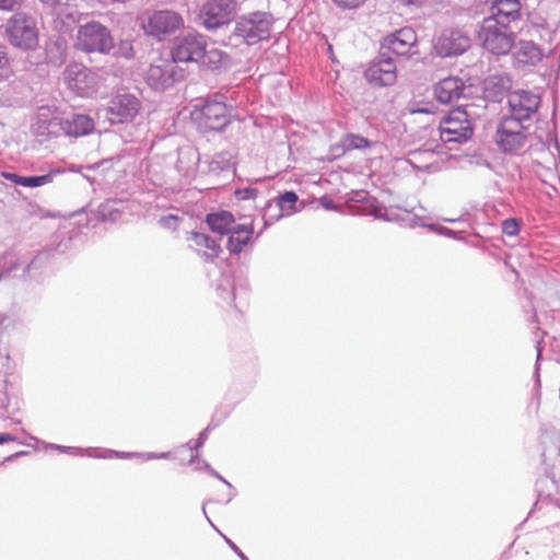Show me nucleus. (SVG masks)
Returning <instances> with one entry per match:
<instances>
[{
	"label": "nucleus",
	"instance_id": "1a4fd4ad",
	"mask_svg": "<svg viewBox=\"0 0 560 560\" xmlns=\"http://www.w3.org/2000/svg\"><path fill=\"white\" fill-rule=\"evenodd\" d=\"M540 102V96L536 93L525 90L514 91L508 98L509 114L502 117L526 125L533 120Z\"/></svg>",
	"mask_w": 560,
	"mask_h": 560
},
{
	"label": "nucleus",
	"instance_id": "e2e57ef3",
	"mask_svg": "<svg viewBox=\"0 0 560 560\" xmlns=\"http://www.w3.org/2000/svg\"><path fill=\"white\" fill-rule=\"evenodd\" d=\"M8 396L5 392L0 389V408H7Z\"/></svg>",
	"mask_w": 560,
	"mask_h": 560
},
{
	"label": "nucleus",
	"instance_id": "864d4df0",
	"mask_svg": "<svg viewBox=\"0 0 560 560\" xmlns=\"http://www.w3.org/2000/svg\"><path fill=\"white\" fill-rule=\"evenodd\" d=\"M347 152H349V150L346 149V147L343 145V136L341 137L339 142H337L330 147V153L334 159H338V158L345 155Z\"/></svg>",
	"mask_w": 560,
	"mask_h": 560
},
{
	"label": "nucleus",
	"instance_id": "20e7f679",
	"mask_svg": "<svg viewBox=\"0 0 560 560\" xmlns=\"http://www.w3.org/2000/svg\"><path fill=\"white\" fill-rule=\"evenodd\" d=\"M74 47L86 54L108 55L115 45L110 31L102 23L91 21L78 28Z\"/></svg>",
	"mask_w": 560,
	"mask_h": 560
},
{
	"label": "nucleus",
	"instance_id": "7c9ffc66",
	"mask_svg": "<svg viewBox=\"0 0 560 560\" xmlns=\"http://www.w3.org/2000/svg\"><path fill=\"white\" fill-rule=\"evenodd\" d=\"M65 170L61 167L51 168L47 174L34 175V176H22L20 186L36 188L54 182L55 177L63 174Z\"/></svg>",
	"mask_w": 560,
	"mask_h": 560
},
{
	"label": "nucleus",
	"instance_id": "423d86ee",
	"mask_svg": "<svg viewBox=\"0 0 560 560\" xmlns=\"http://www.w3.org/2000/svg\"><path fill=\"white\" fill-rule=\"evenodd\" d=\"M528 139L527 125L501 117L494 135V141L500 151L511 155L518 154L527 144Z\"/></svg>",
	"mask_w": 560,
	"mask_h": 560
},
{
	"label": "nucleus",
	"instance_id": "c03bdc74",
	"mask_svg": "<svg viewBox=\"0 0 560 560\" xmlns=\"http://www.w3.org/2000/svg\"><path fill=\"white\" fill-rule=\"evenodd\" d=\"M218 424H219V421L214 422V418H212L211 422L199 433V436H198V439H197V441L195 443V448L196 450H198V448L203 446V444L206 443V441H207V439L209 436V433Z\"/></svg>",
	"mask_w": 560,
	"mask_h": 560
},
{
	"label": "nucleus",
	"instance_id": "9d476101",
	"mask_svg": "<svg viewBox=\"0 0 560 560\" xmlns=\"http://www.w3.org/2000/svg\"><path fill=\"white\" fill-rule=\"evenodd\" d=\"M63 81L68 89L81 97H91L97 91L98 78L82 63H70L63 72Z\"/></svg>",
	"mask_w": 560,
	"mask_h": 560
},
{
	"label": "nucleus",
	"instance_id": "cd10ccee",
	"mask_svg": "<svg viewBox=\"0 0 560 560\" xmlns=\"http://www.w3.org/2000/svg\"><path fill=\"white\" fill-rule=\"evenodd\" d=\"M514 58L517 63L535 65L541 59V54L533 42L521 40L515 46Z\"/></svg>",
	"mask_w": 560,
	"mask_h": 560
},
{
	"label": "nucleus",
	"instance_id": "4c0bfd02",
	"mask_svg": "<svg viewBox=\"0 0 560 560\" xmlns=\"http://www.w3.org/2000/svg\"><path fill=\"white\" fill-rule=\"evenodd\" d=\"M372 213H373L374 218H376V219L384 220V221H390V222L401 223V218H405V211L402 213H399L396 209H393V208H389V209L374 208Z\"/></svg>",
	"mask_w": 560,
	"mask_h": 560
},
{
	"label": "nucleus",
	"instance_id": "aec40b11",
	"mask_svg": "<svg viewBox=\"0 0 560 560\" xmlns=\"http://www.w3.org/2000/svg\"><path fill=\"white\" fill-rule=\"evenodd\" d=\"M416 44V33L409 27H404L387 35L382 44L381 50L387 54L393 52L397 56H407L412 52V48Z\"/></svg>",
	"mask_w": 560,
	"mask_h": 560
},
{
	"label": "nucleus",
	"instance_id": "a878e982",
	"mask_svg": "<svg viewBox=\"0 0 560 560\" xmlns=\"http://www.w3.org/2000/svg\"><path fill=\"white\" fill-rule=\"evenodd\" d=\"M44 62L54 68H60L68 57V42L63 36L49 37L44 47Z\"/></svg>",
	"mask_w": 560,
	"mask_h": 560
},
{
	"label": "nucleus",
	"instance_id": "49530a36",
	"mask_svg": "<svg viewBox=\"0 0 560 560\" xmlns=\"http://www.w3.org/2000/svg\"><path fill=\"white\" fill-rule=\"evenodd\" d=\"M178 217L175 214H167L160 218L159 223L162 228L167 230H176L178 228Z\"/></svg>",
	"mask_w": 560,
	"mask_h": 560
},
{
	"label": "nucleus",
	"instance_id": "5fc2aeb1",
	"mask_svg": "<svg viewBox=\"0 0 560 560\" xmlns=\"http://www.w3.org/2000/svg\"><path fill=\"white\" fill-rule=\"evenodd\" d=\"M23 0H0V10L13 11L21 5Z\"/></svg>",
	"mask_w": 560,
	"mask_h": 560
},
{
	"label": "nucleus",
	"instance_id": "6ab92c4d",
	"mask_svg": "<svg viewBox=\"0 0 560 560\" xmlns=\"http://www.w3.org/2000/svg\"><path fill=\"white\" fill-rule=\"evenodd\" d=\"M33 132L38 137H59L62 135V118L56 116L50 106H40L32 124Z\"/></svg>",
	"mask_w": 560,
	"mask_h": 560
},
{
	"label": "nucleus",
	"instance_id": "7ed1b4c3",
	"mask_svg": "<svg viewBox=\"0 0 560 560\" xmlns=\"http://www.w3.org/2000/svg\"><path fill=\"white\" fill-rule=\"evenodd\" d=\"M273 22L272 14L266 11H254L242 14L235 20L234 30L230 39L248 46L268 40Z\"/></svg>",
	"mask_w": 560,
	"mask_h": 560
},
{
	"label": "nucleus",
	"instance_id": "6e6d98bb",
	"mask_svg": "<svg viewBox=\"0 0 560 560\" xmlns=\"http://www.w3.org/2000/svg\"><path fill=\"white\" fill-rule=\"evenodd\" d=\"M206 469L209 471V474L211 476L215 477L217 479L222 481L226 487H229L231 490H233V486L225 478H223L219 472H217L210 465L206 464Z\"/></svg>",
	"mask_w": 560,
	"mask_h": 560
},
{
	"label": "nucleus",
	"instance_id": "f257e3e1",
	"mask_svg": "<svg viewBox=\"0 0 560 560\" xmlns=\"http://www.w3.org/2000/svg\"><path fill=\"white\" fill-rule=\"evenodd\" d=\"M231 112L226 96L215 93L195 105L191 118L201 131H222L231 121Z\"/></svg>",
	"mask_w": 560,
	"mask_h": 560
},
{
	"label": "nucleus",
	"instance_id": "0eeeda50",
	"mask_svg": "<svg viewBox=\"0 0 560 560\" xmlns=\"http://www.w3.org/2000/svg\"><path fill=\"white\" fill-rule=\"evenodd\" d=\"M7 34L13 46L24 50L34 49L38 44L36 22L24 12H16L11 16Z\"/></svg>",
	"mask_w": 560,
	"mask_h": 560
},
{
	"label": "nucleus",
	"instance_id": "2eb2a0df",
	"mask_svg": "<svg viewBox=\"0 0 560 560\" xmlns=\"http://www.w3.org/2000/svg\"><path fill=\"white\" fill-rule=\"evenodd\" d=\"M184 78V70L173 60L159 59L147 72L148 84L156 91H164Z\"/></svg>",
	"mask_w": 560,
	"mask_h": 560
},
{
	"label": "nucleus",
	"instance_id": "de8ad7c7",
	"mask_svg": "<svg viewBox=\"0 0 560 560\" xmlns=\"http://www.w3.org/2000/svg\"><path fill=\"white\" fill-rule=\"evenodd\" d=\"M258 190L254 187H245L235 190L238 200H252L257 197Z\"/></svg>",
	"mask_w": 560,
	"mask_h": 560
},
{
	"label": "nucleus",
	"instance_id": "5701e85b",
	"mask_svg": "<svg viewBox=\"0 0 560 560\" xmlns=\"http://www.w3.org/2000/svg\"><path fill=\"white\" fill-rule=\"evenodd\" d=\"M226 235H229L226 242V248L229 253L231 255H238L244 252L247 246L255 243L256 238L259 236V233L254 236L253 223H236Z\"/></svg>",
	"mask_w": 560,
	"mask_h": 560
},
{
	"label": "nucleus",
	"instance_id": "6e6552de",
	"mask_svg": "<svg viewBox=\"0 0 560 560\" xmlns=\"http://www.w3.org/2000/svg\"><path fill=\"white\" fill-rule=\"evenodd\" d=\"M206 47H208L207 36L197 32H188L175 39L171 49L172 60L175 65L177 62H200Z\"/></svg>",
	"mask_w": 560,
	"mask_h": 560
},
{
	"label": "nucleus",
	"instance_id": "c756f323",
	"mask_svg": "<svg viewBox=\"0 0 560 560\" xmlns=\"http://www.w3.org/2000/svg\"><path fill=\"white\" fill-rule=\"evenodd\" d=\"M202 65L211 70L225 69L231 63L230 56L217 48L205 49V56H202L201 60Z\"/></svg>",
	"mask_w": 560,
	"mask_h": 560
},
{
	"label": "nucleus",
	"instance_id": "69168bd1",
	"mask_svg": "<svg viewBox=\"0 0 560 560\" xmlns=\"http://www.w3.org/2000/svg\"><path fill=\"white\" fill-rule=\"evenodd\" d=\"M24 454H26V452H18V453H15V454H13V455L8 456V457L4 459V462L12 460L13 458H16V457H19V456H22V455H24Z\"/></svg>",
	"mask_w": 560,
	"mask_h": 560
},
{
	"label": "nucleus",
	"instance_id": "4d7b16f0",
	"mask_svg": "<svg viewBox=\"0 0 560 560\" xmlns=\"http://www.w3.org/2000/svg\"><path fill=\"white\" fill-rule=\"evenodd\" d=\"M537 358H536V363H535V376H536V383L537 385L539 386L540 385V381H539V370H540V366H539V361L541 359V348L539 347V343L537 345Z\"/></svg>",
	"mask_w": 560,
	"mask_h": 560
},
{
	"label": "nucleus",
	"instance_id": "4468645a",
	"mask_svg": "<svg viewBox=\"0 0 560 560\" xmlns=\"http://www.w3.org/2000/svg\"><path fill=\"white\" fill-rule=\"evenodd\" d=\"M183 26L184 19L179 13L171 10H160L149 16L144 31L158 40H165Z\"/></svg>",
	"mask_w": 560,
	"mask_h": 560
},
{
	"label": "nucleus",
	"instance_id": "338daca9",
	"mask_svg": "<svg viewBox=\"0 0 560 560\" xmlns=\"http://www.w3.org/2000/svg\"><path fill=\"white\" fill-rule=\"evenodd\" d=\"M402 2L407 3V4H415V5H418L420 4L423 0H401Z\"/></svg>",
	"mask_w": 560,
	"mask_h": 560
},
{
	"label": "nucleus",
	"instance_id": "a19ab883",
	"mask_svg": "<svg viewBox=\"0 0 560 560\" xmlns=\"http://www.w3.org/2000/svg\"><path fill=\"white\" fill-rule=\"evenodd\" d=\"M401 224L405 225V226H408V228H417V226H421V228H427L428 229V225L430 223H425L424 222V219L420 215H417V214H412L411 212L409 211H405V218H401Z\"/></svg>",
	"mask_w": 560,
	"mask_h": 560
},
{
	"label": "nucleus",
	"instance_id": "9b49d317",
	"mask_svg": "<svg viewBox=\"0 0 560 560\" xmlns=\"http://www.w3.org/2000/svg\"><path fill=\"white\" fill-rule=\"evenodd\" d=\"M236 10L234 0H209L200 8L198 22L208 31L228 24Z\"/></svg>",
	"mask_w": 560,
	"mask_h": 560
},
{
	"label": "nucleus",
	"instance_id": "39448f33",
	"mask_svg": "<svg viewBox=\"0 0 560 560\" xmlns=\"http://www.w3.org/2000/svg\"><path fill=\"white\" fill-rule=\"evenodd\" d=\"M440 139L444 143H463L474 135L469 114L464 107L450 110L440 121Z\"/></svg>",
	"mask_w": 560,
	"mask_h": 560
},
{
	"label": "nucleus",
	"instance_id": "37998d69",
	"mask_svg": "<svg viewBox=\"0 0 560 560\" xmlns=\"http://www.w3.org/2000/svg\"><path fill=\"white\" fill-rule=\"evenodd\" d=\"M115 56L122 57L125 59L133 58V47L129 40H121L114 51Z\"/></svg>",
	"mask_w": 560,
	"mask_h": 560
},
{
	"label": "nucleus",
	"instance_id": "ddd939ff",
	"mask_svg": "<svg viewBox=\"0 0 560 560\" xmlns=\"http://www.w3.org/2000/svg\"><path fill=\"white\" fill-rule=\"evenodd\" d=\"M469 47V36L459 28H445L433 40L434 52L441 58L460 56Z\"/></svg>",
	"mask_w": 560,
	"mask_h": 560
},
{
	"label": "nucleus",
	"instance_id": "72a5a7b5",
	"mask_svg": "<svg viewBox=\"0 0 560 560\" xmlns=\"http://www.w3.org/2000/svg\"><path fill=\"white\" fill-rule=\"evenodd\" d=\"M217 293L219 298L226 302L232 303L235 300V287L233 279L228 275H222L217 282Z\"/></svg>",
	"mask_w": 560,
	"mask_h": 560
},
{
	"label": "nucleus",
	"instance_id": "3c124183",
	"mask_svg": "<svg viewBox=\"0 0 560 560\" xmlns=\"http://www.w3.org/2000/svg\"><path fill=\"white\" fill-rule=\"evenodd\" d=\"M334 3L341 9H357L361 7L366 0H332Z\"/></svg>",
	"mask_w": 560,
	"mask_h": 560
},
{
	"label": "nucleus",
	"instance_id": "2f4dec72",
	"mask_svg": "<svg viewBox=\"0 0 560 560\" xmlns=\"http://www.w3.org/2000/svg\"><path fill=\"white\" fill-rule=\"evenodd\" d=\"M209 172L219 174L233 167L232 154L228 151L215 153L208 163Z\"/></svg>",
	"mask_w": 560,
	"mask_h": 560
},
{
	"label": "nucleus",
	"instance_id": "412c9836",
	"mask_svg": "<svg viewBox=\"0 0 560 560\" xmlns=\"http://www.w3.org/2000/svg\"><path fill=\"white\" fill-rule=\"evenodd\" d=\"M511 89L512 80L504 73L489 75L482 83L483 97L492 103H501L504 97L509 98Z\"/></svg>",
	"mask_w": 560,
	"mask_h": 560
},
{
	"label": "nucleus",
	"instance_id": "a18cd8bd",
	"mask_svg": "<svg viewBox=\"0 0 560 560\" xmlns=\"http://www.w3.org/2000/svg\"><path fill=\"white\" fill-rule=\"evenodd\" d=\"M4 180H8L12 186H20L22 175L12 172H0V185L7 186Z\"/></svg>",
	"mask_w": 560,
	"mask_h": 560
},
{
	"label": "nucleus",
	"instance_id": "bf43d9fd",
	"mask_svg": "<svg viewBox=\"0 0 560 560\" xmlns=\"http://www.w3.org/2000/svg\"><path fill=\"white\" fill-rule=\"evenodd\" d=\"M42 3L49 5L51 8H57L58 5H63L69 2V0H39Z\"/></svg>",
	"mask_w": 560,
	"mask_h": 560
},
{
	"label": "nucleus",
	"instance_id": "774afa93",
	"mask_svg": "<svg viewBox=\"0 0 560 560\" xmlns=\"http://www.w3.org/2000/svg\"><path fill=\"white\" fill-rule=\"evenodd\" d=\"M5 211V203L0 199V215H2Z\"/></svg>",
	"mask_w": 560,
	"mask_h": 560
},
{
	"label": "nucleus",
	"instance_id": "b1692460",
	"mask_svg": "<svg viewBox=\"0 0 560 560\" xmlns=\"http://www.w3.org/2000/svg\"><path fill=\"white\" fill-rule=\"evenodd\" d=\"M95 124L86 114L70 113L62 117V135L69 137H83L94 130Z\"/></svg>",
	"mask_w": 560,
	"mask_h": 560
},
{
	"label": "nucleus",
	"instance_id": "f3484780",
	"mask_svg": "<svg viewBox=\"0 0 560 560\" xmlns=\"http://www.w3.org/2000/svg\"><path fill=\"white\" fill-rule=\"evenodd\" d=\"M366 80L377 86H389L396 82V63L386 51L381 50L380 57L371 62L365 71Z\"/></svg>",
	"mask_w": 560,
	"mask_h": 560
},
{
	"label": "nucleus",
	"instance_id": "c85d7f7f",
	"mask_svg": "<svg viewBox=\"0 0 560 560\" xmlns=\"http://www.w3.org/2000/svg\"><path fill=\"white\" fill-rule=\"evenodd\" d=\"M124 201L110 199L102 202L97 208V217L101 221L116 223L121 220Z\"/></svg>",
	"mask_w": 560,
	"mask_h": 560
},
{
	"label": "nucleus",
	"instance_id": "ea45409f",
	"mask_svg": "<svg viewBox=\"0 0 560 560\" xmlns=\"http://www.w3.org/2000/svg\"><path fill=\"white\" fill-rule=\"evenodd\" d=\"M203 514L209 522V524L222 536L226 545L233 550V552L241 559V560H249L247 556L224 534H222L215 525L211 522V520L208 517L205 505L202 506Z\"/></svg>",
	"mask_w": 560,
	"mask_h": 560
},
{
	"label": "nucleus",
	"instance_id": "f704fd0d",
	"mask_svg": "<svg viewBox=\"0 0 560 560\" xmlns=\"http://www.w3.org/2000/svg\"><path fill=\"white\" fill-rule=\"evenodd\" d=\"M374 144L375 142L358 133L348 132L343 135V145L349 151H365L374 147Z\"/></svg>",
	"mask_w": 560,
	"mask_h": 560
},
{
	"label": "nucleus",
	"instance_id": "bb28decb",
	"mask_svg": "<svg viewBox=\"0 0 560 560\" xmlns=\"http://www.w3.org/2000/svg\"><path fill=\"white\" fill-rule=\"evenodd\" d=\"M208 228L220 236L226 235L236 224L234 215L226 210L210 212L206 215Z\"/></svg>",
	"mask_w": 560,
	"mask_h": 560
},
{
	"label": "nucleus",
	"instance_id": "13d9d810",
	"mask_svg": "<svg viewBox=\"0 0 560 560\" xmlns=\"http://www.w3.org/2000/svg\"><path fill=\"white\" fill-rule=\"evenodd\" d=\"M50 447L56 448L63 453L77 454L79 452V448L72 447V446H61V445L51 444Z\"/></svg>",
	"mask_w": 560,
	"mask_h": 560
},
{
	"label": "nucleus",
	"instance_id": "09e8293b",
	"mask_svg": "<svg viewBox=\"0 0 560 560\" xmlns=\"http://www.w3.org/2000/svg\"><path fill=\"white\" fill-rule=\"evenodd\" d=\"M438 110L436 106L433 104V103H422V104H418L417 106L410 108V112L412 114H427V115H431V114H435Z\"/></svg>",
	"mask_w": 560,
	"mask_h": 560
},
{
	"label": "nucleus",
	"instance_id": "603ef678",
	"mask_svg": "<svg viewBox=\"0 0 560 560\" xmlns=\"http://www.w3.org/2000/svg\"><path fill=\"white\" fill-rule=\"evenodd\" d=\"M547 483H550L552 487H555L553 480L549 479L548 477L539 478L536 481V490L538 492V497L539 498L550 497V494H551L550 491H548L547 493H545V491H544V486L547 485Z\"/></svg>",
	"mask_w": 560,
	"mask_h": 560
},
{
	"label": "nucleus",
	"instance_id": "393cba45",
	"mask_svg": "<svg viewBox=\"0 0 560 560\" xmlns=\"http://www.w3.org/2000/svg\"><path fill=\"white\" fill-rule=\"evenodd\" d=\"M487 16H493L516 26L521 20V2L520 0H492Z\"/></svg>",
	"mask_w": 560,
	"mask_h": 560
},
{
	"label": "nucleus",
	"instance_id": "4be33fe9",
	"mask_svg": "<svg viewBox=\"0 0 560 560\" xmlns=\"http://www.w3.org/2000/svg\"><path fill=\"white\" fill-rule=\"evenodd\" d=\"M187 241L189 242V247L192 248L206 261H213L222 252L218 240L203 232H190Z\"/></svg>",
	"mask_w": 560,
	"mask_h": 560
},
{
	"label": "nucleus",
	"instance_id": "79ce46f5",
	"mask_svg": "<svg viewBox=\"0 0 560 560\" xmlns=\"http://www.w3.org/2000/svg\"><path fill=\"white\" fill-rule=\"evenodd\" d=\"M11 73L12 69L5 51V47L0 46V80L9 78Z\"/></svg>",
	"mask_w": 560,
	"mask_h": 560
},
{
	"label": "nucleus",
	"instance_id": "680f3d73",
	"mask_svg": "<svg viewBox=\"0 0 560 560\" xmlns=\"http://www.w3.org/2000/svg\"><path fill=\"white\" fill-rule=\"evenodd\" d=\"M137 457L149 460V459H156L158 456H156V453H154V452H148V453H139V455Z\"/></svg>",
	"mask_w": 560,
	"mask_h": 560
},
{
	"label": "nucleus",
	"instance_id": "0e129e2a",
	"mask_svg": "<svg viewBox=\"0 0 560 560\" xmlns=\"http://www.w3.org/2000/svg\"><path fill=\"white\" fill-rule=\"evenodd\" d=\"M156 459H168L171 458V453L170 452H162V453H156Z\"/></svg>",
	"mask_w": 560,
	"mask_h": 560
},
{
	"label": "nucleus",
	"instance_id": "f03ea898",
	"mask_svg": "<svg viewBox=\"0 0 560 560\" xmlns=\"http://www.w3.org/2000/svg\"><path fill=\"white\" fill-rule=\"evenodd\" d=\"M515 27L493 16H485L479 24L478 39L488 52L505 56L515 46Z\"/></svg>",
	"mask_w": 560,
	"mask_h": 560
},
{
	"label": "nucleus",
	"instance_id": "052dcab7",
	"mask_svg": "<svg viewBox=\"0 0 560 560\" xmlns=\"http://www.w3.org/2000/svg\"><path fill=\"white\" fill-rule=\"evenodd\" d=\"M15 441V436L10 433H0V444Z\"/></svg>",
	"mask_w": 560,
	"mask_h": 560
},
{
	"label": "nucleus",
	"instance_id": "c9c22d12",
	"mask_svg": "<svg viewBox=\"0 0 560 560\" xmlns=\"http://www.w3.org/2000/svg\"><path fill=\"white\" fill-rule=\"evenodd\" d=\"M298 200V195L292 190H288L279 195V197L276 199V206L281 212H287L289 214L292 210L295 209Z\"/></svg>",
	"mask_w": 560,
	"mask_h": 560
},
{
	"label": "nucleus",
	"instance_id": "dca6fc26",
	"mask_svg": "<svg viewBox=\"0 0 560 560\" xmlns=\"http://www.w3.org/2000/svg\"><path fill=\"white\" fill-rule=\"evenodd\" d=\"M51 253V250H42L27 262V258L18 256L13 250L7 252L0 257V278L10 275L21 267H23L24 273L33 277L37 270L49 261Z\"/></svg>",
	"mask_w": 560,
	"mask_h": 560
},
{
	"label": "nucleus",
	"instance_id": "a211bd4d",
	"mask_svg": "<svg viewBox=\"0 0 560 560\" xmlns=\"http://www.w3.org/2000/svg\"><path fill=\"white\" fill-rule=\"evenodd\" d=\"M467 89L468 86L462 78L450 75L433 85V96L441 105H452L465 96Z\"/></svg>",
	"mask_w": 560,
	"mask_h": 560
},
{
	"label": "nucleus",
	"instance_id": "58836bf2",
	"mask_svg": "<svg viewBox=\"0 0 560 560\" xmlns=\"http://www.w3.org/2000/svg\"><path fill=\"white\" fill-rule=\"evenodd\" d=\"M522 221L515 218H509L502 221L501 230L506 236H516L521 231Z\"/></svg>",
	"mask_w": 560,
	"mask_h": 560
},
{
	"label": "nucleus",
	"instance_id": "e433bc0d",
	"mask_svg": "<svg viewBox=\"0 0 560 560\" xmlns=\"http://www.w3.org/2000/svg\"><path fill=\"white\" fill-rule=\"evenodd\" d=\"M86 452H88L89 456L97 457V458H114V457L133 458L139 455V453L117 452V451H113V450H92V448H90Z\"/></svg>",
	"mask_w": 560,
	"mask_h": 560
},
{
	"label": "nucleus",
	"instance_id": "f8f14e48",
	"mask_svg": "<svg viewBox=\"0 0 560 560\" xmlns=\"http://www.w3.org/2000/svg\"><path fill=\"white\" fill-rule=\"evenodd\" d=\"M142 107L141 101L131 93H119L110 98L106 117L112 125L133 121Z\"/></svg>",
	"mask_w": 560,
	"mask_h": 560
},
{
	"label": "nucleus",
	"instance_id": "473e14b6",
	"mask_svg": "<svg viewBox=\"0 0 560 560\" xmlns=\"http://www.w3.org/2000/svg\"><path fill=\"white\" fill-rule=\"evenodd\" d=\"M55 10L57 20L67 28L78 23L81 16L80 12L74 7L68 5V3L58 5Z\"/></svg>",
	"mask_w": 560,
	"mask_h": 560
},
{
	"label": "nucleus",
	"instance_id": "8fccbe9b",
	"mask_svg": "<svg viewBox=\"0 0 560 560\" xmlns=\"http://www.w3.org/2000/svg\"><path fill=\"white\" fill-rule=\"evenodd\" d=\"M428 229L432 232H435L438 234L451 237V238H457V232L453 231L451 229H447L445 226H441L439 224L431 223L428 225Z\"/></svg>",
	"mask_w": 560,
	"mask_h": 560
}]
</instances>
